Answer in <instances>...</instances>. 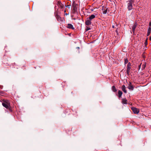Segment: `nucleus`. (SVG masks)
<instances>
[{
  "instance_id": "10",
  "label": "nucleus",
  "mask_w": 151,
  "mask_h": 151,
  "mask_svg": "<svg viewBox=\"0 0 151 151\" xmlns=\"http://www.w3.org/2000/svg\"><path fill=\"white\" fill-rule=\"evenodd\" d=\"M128 88L130 90H133V89L134 88L132 85H131V83H130V84H129Z\"/></svg>"
},
{
  "instance_id": "22",
  "label": "nucleus",
  "mask_w": 151,
  "mask_h": 151,
  "mask_svg": "<svg viewBox=\"0 0 151 151\" xmlns=\"http://www.w3.org/2000/svg\"><path fill=\"white\" fill-rule=\"evenodd\" d=\"M150 40L151 41V36L150 37Z\"/></svg>"
},
{
  "instance_id": "2",
  "label": "nucleus",
  "mask_w": 151,
  "mask_h": 151,
  "mask_svg": "<svg viewBox=\"0 0 151 151\" xmlns=\"http://www.w3.org/2000/svg\"><path fill=\"white\" fill-rule=\"evenodd\" d=\"M134 2L133 0H129L127 4V8L129 10H130L132 9V4Z\"/></svg>"
},
{
  "instance_id": "24",
  "label": "nucleus",
  "mask_w": 151,
  "mask_h": 151,
  "mask_svg": "<svg viewBox=\"0 0 151 151\" xmlns=\"http://www.w3.org/2000/svg\"><path fill=\"white\" fill-rule=\"evenodd\" d=\"M77 48L78 49H79V47H77Z\"/></svg>"
},
{
  "instance_id": "7",
  "label": "nucleus",
  "mask_w": 151,
  "mask_h": 151,
  "mask_svg": "<svg viewBox=\"0 0 151 151\" xmlns=\"http://www.w3.org/2000/svg\"><path fill=\"white\" fill-rule=\"evenodd\" d=\"M137 26V24L136 23H135L134 24L133 26L132 27V31L133 32H134Z\"/></svg>"
},
{
  "instance_id": "9",
  "label": "nucleus",
  "mask_w": 151,
  "mask_h": 151,
  "mask_svg": "<svg viewBox=\"0 0 151 151\" xmlns=\"http://www.w3.org/2000/svg\"><path fill=\"white\" fill-rule=\"evenodd\" d=\"M67 27L71 29H74L73 26V25L72 24H68Z\"/></svg>"
},
{
  "instance_id": "13",
  "label": "nucleus",
  "mask_w": 151,
  "mask_h": 151,
  "mask_svg": "<svg viewBox=\"0 0 151 151\" xmlns=\"http://www.w3.org/2000/svg\"><path fill=\"white\" fill-rule=\"evenodd\" d=\"M122 90L125 93H126L127 92V91L125 89V86L124 85H123L122 87Z\"/></svg>"
},
{
  "instance_id": "6",
  "label": "nucleus",
  "mask_w": 151,
  "mask_h": 151,
  "mask_svg": "<svg viewBox=\"0 0 151 151\" xmlns=\"http://www.w3.org/2000/svg\"><path fill=\"white\" fill-rule=\"evenodd\" d=\"M91 20L88 18H87L85 22L86 24L87 25L91 24Z\"/></svg>"
},
{
  "instance_id": "17",
  "label": "nucleus",
  "mask_w": 151,
  "mask_h": 151,
  "mask_svg": "<svg viewBox=\"0 0 151 151\" xmlns=\"http://www.w3.org/2000/svg\"><path fill=\"white\" fill-rule=\"evenodd\" d=\"M112 90L114 92H116V89L115 86H113L112 87Z\"/></svg>"
},
{
  "instance_id": "5",
  "label": "nucleus",
  "mask_w": 151,
  "mask_h": 151,
  "mask_svg": "<svg viewBox=\"0 0 151 151\" xmlns=\"http://www.w3.org/2000/svg\"><path fill=\"white\" fill-rule=\"evenodd\" d=\"M102 10L104 14H106L108 12H109L108 8H106L104 7L102 8Z\"/></svg>"
},
{
  "instance_id": "12",
  "label": "nucleus",
  "mask_w": 151,
  "mask_h": 151,
  "mask_svg": "<svg viewBox=\"0 0 151 151\" xmlns=\"http://www.w3.org/2000/svg\"><path fill=\"white\" fill-rule=\"evenodd\" d=\"M95 15H93V14H92V15H91V16H90L88 18L91 20L93 19L94 18H95Z\"/></svg>"
},
{
  "instance_id": "23",
  "label": "nucleus",
  "mask_w": 151,
  "mask_h": 151,
  "mask_svg": "<svg viewBox=\"0 0 151 151\" xmlns=\"http://www.w3.org/2000/svg\"><path fill=\"white\" fill-rule=\"evenodd\" d=\"M112 27L114 28V25L112 26Z\"/></svg>"
},
{
  "instance_id": "26",
  "label": "nucleus",
  "mask_w": 151,
  "mask_h": 151,
  "mask_svg": "<svg viewBox=\"0 0 151 151\" xmlns=\"http://www.w3.org/2000/svg\"><path fill=\"white\" fill-rule=\"evenodd\" d=\"M64 11V12H66V10H65Z\"/></svg>"
},
{
  "instance_id": "8",
  "label": "nucleus",
  "mask_w": 151,
  "mask_h": 151,
  "mask_svg": "<svg viewBox=\"0 0 151 151\" xmlns=\"http://www.w3.org/2000/svg\"><path fill=\"white\" fill-rule=\"evenodd\" d=\"M58 5L59 7L60 8H62L63 7V5L60 2L58 1Z\"/></svg>"
},
{
  "instance_id": "4",
  "label": "nucleus",
  "mask_w": 151,
  "mask_h": 151,
  "mask_svg": "<svg viewBox=\"0 0 151 151\" xmlns=\"http://www.w3.org/2000/svg\"><path fill=\"white\" fill-rule=\"evenodd\" d=\"M132 110L133 111L134 113L135 114H137L139 112V110L138 109L134 107L131 108Z\"/></svg>"
},
{
  "instance_id": "1",
  "label": "nucleus",
  "mask_w": 151,
  "mask_h": 151,
  "mask_svg": "<svg viewBox=\"0 0 151 151\" xmlns=\"http://www.w3.org/2000/svg\"><path fill=\"white\" fill-rule=\"evenodd\" d=\"M2 104L3 106L5 107L6 108L8 109L9 110H10V103L8 101H4L2 103Z\"/></svg>"
},
{
  "instance_id": "19",
  "label": "nucleus",
  "mask_w": 151,
  "mask_h": 151,
  "mask_svg": "<svg viewBox=\"0 0 151 151\" xmlns=\"http://www.w3.org/2000/svg\"><path fill=\"white\" fill-rule=\"evenodd\" d=\"M147 38L145 42V44L146 45L147 44Z\"/></svg>"
},
{
  "instance_id": "15",
  "label": "nucleus",
  "mask_w": 151,
  "mask_h": 151,
  "mask_svg": "<svg viewBox=\"0 0 151 151\" xmlns=\"http://www.w3.org/2000/svg\"><path fill=\"white\" fill-rule=\"evenodd\" d=\"M118 94L119 97V98H120L122 96V91H119L118 92Z\"/></svg>"
},
{
  "instance_id": "21",
  "label": "nucleus",
  "mask_w": 151,
  "mask_h": 151,
  "mask_svg": "<svg viewBox=\"0 0 151 151\" xmlns=\"http://www.w3.org/2000/svg\"><path fill=\"white\" fill-rule=\"evenodd\" d=\"M141 64L139 65V67H138V68H139V70L140 68H141Z\"/></svg>"
},
{
  "instance_id": "3",
  "label": "nucleus",
  "mask_w": 151,
  "mask_h": 151,
  "mask_svg": "<svg viewBox=\"0 0 151 151\" xmlns=\"http://www.w3.org/2000/svg\"><path fill=\"white\" fill-rule=\"evenodd\" d=\"M131 69V64L129 62L128 63L127 66V73L128 75H130L129 73Z\"/></svg>"
},
{
  "instance_id": "18",
  "label": "nucleus",
  "mask_w": 151,
  "mask_h": 151,
  "mask_svg": "<svg viewBox=\"0 0 151 151\" xmlns=\"http://www.w3.org/2000/svg\"><path fill=\"white\" fill-rule=\"evenodd\" d=\"M128 60L127 59H125L124 60V63L125 64H127L128 63Z\"/></svg>"
},
{
  "instance_id": "27",
  "label": "nucleus",
  "mask_w": 151,
  "mask_h": 151,
  "mask_svg": "<svg viewBox=\"0 0 151 151\" xmlns=\"http://www.w3.org/2000/svg\"><path fill=\"white\" fill-rule=\"evenodd\" d=\"M65 14L66 15H68V14H67V13Z\"/></svg>"
},
{
  "instance_id": "14",
  "label": "nucleus",
  "mask_w": 151,
  "mask_h": 151,
  "mask_svg": "<svg viewBox=\"0 0 151 151\" xmlns=\"http://www.w3.org/2000/svg\"><path fill=\"white\" fill-rule=\"evenodd\" d=\"M151 33V28L150 27L149 28L148 32L147 34V36H148Z\"/></svg>"
},
{
  "instance_id": "25",
  "label": "nucleus",
  "mask_w": 151,
  "mask_h": 151,
  "mask_svg": "<svg viewBox=\"0 0 151 151\" xmlns=\"http://www.w3.org/2000/svg\"><path fill=\"white\" fill-rule=\"evenodd\" d=\"M74 9H75H75H76V7H75V6L74 7Z\"/></svg>"
},
{
  "instance_id": "11",
  "label": "nucleus",
  "mask_w": 151,
  "mask_h": 151,
  "mask_svg": "<svg viewBox=\"0 0 151 151\" xmlns=\"http://www.w3.org/2000/svg\"><path fill=\"white\" fill-rule=\"evenodd\" d=\"M127 100L125 98H123L122 99V102L123 104H127Z\"/></svg>"
},
{
  "instance_id": "20",
  "label": "nucleus",
  "mask_w": 151,
  "mask_h": 151,
  "mask_svg": "<svg viewBox=\"0 0 151 151\" xmlns=\"http://www.w3.org/2000/svg\"><path fill=\"white\" fill-rule=\"evenodd\" d=\"M90 29V28L89 27H87L86 29V31H88Z\"/></svg>"
},
{
  "instance_id": "16",
  "label": "nucleus",
  "mask_w": 151,
  "mask_h": 151,
  "mask_svg": "<svg viewBox=\"0 0 151 151\" xmlns=\"http://www.w3.org/2000/svg\"><path fill=\"white\" fill-rule=\"evenodd\" d=\"M146 63H145L143 64L142 65V67L141 68V70H143L145 68L146 66Z\"/></svg>"
}]
</instances>
